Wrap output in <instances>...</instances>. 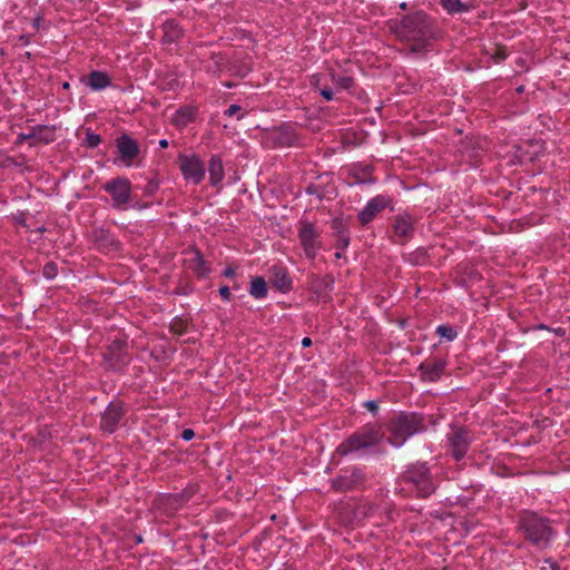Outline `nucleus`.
I'll use <instances>...</instances> for the list:
<instances>
[{
	"instance_id": "nucleus-1",
	"label": "nucleus",
	"mask_w": 570,
	"mask_h": 570,
	"mask_svg": "<svg viewBox=\"0 0 570 570\" xmlns=\"http://www.w3.org/2000/svg\"><path fill=\"white\" fill-rule=\"evenodd\" d=\"M393 30L415 52L428 47L433 37L431 22L422 12L404 18L393 27Z\"/></svg>"
},
{
	"instance_id": "nucleus-2",
	"label": "nucleus",
	"mask_w": 570,
	"mask_h": 570,
	"mask_svg": "<svg viewBox=\"0 0 570 570\" xmlns=\"http://www.w3.org/2000/svg\"><path fill=\"white\" fill-rule=\"evenodd\" d=\"M520 527L524 531L525 537L538 547H546L551 540L552 530L547 521L535 513L525 512L520 520Z\"/></svg>"
},
{
	"instance_id": "nucleus-3",
	"label": "nucleus",
	"mask_w": 570,
	"mask_h": 570,
	"mask_svg": "<svg viewBox=\"0 0 570 570\" xmlns=\"http://www.w3.org/2000/svg\"><path fill=\"white\" fill-rule=\"evenodd\" d=\"M420 420L415 415H397L390 424L391 443L401 446L405 440L420 431Z\"/></svg>"
},
{
	"instance_id": "nucleus-4",
	"label": "nucleus",
	"mask_w": 570,
	"mask_h": 570,
	"mask_svg": "<svg viewBox=\"0 0 570 570\" xmlns=\"http://www.w3.org/2000/svg\"><path fill=\"white\" fill-rule=\"evenodd\" d=\"M383 434L381 429L375 425H367L362 431L353 434L346 442L340 446V451L346 454L352 451H357L366 446L374 445L380 442Z\"/></svg>"
},
{
	"instance_id": "nucleus-5",
	"label": "nucleus",
	"mask_w": 570,
	"mask_h": 570,
	"mask_svg": "<svg viewBox=\"0 0 570 570\" xmlns=\"http://www.w3.org/2000/svg\"><path fill=\"white\" fill-rule=\"evenodd\" d=\"M404 478L407 482H411L415 485L419 494L422 497L430 495L434 489L433 483L430 480L429 470L423 463L416 464L409 469Z\"/></svg>"
},
{
	"instance_id": "nucleus-6",
	"label": "nucleus",
	"mask_w": 570,
	"mask_h": 570,
	"mask_svg": "<svg viewBox=\"0 0 570 570\" xmlns=\"http://www.w3.org/2000/svg\"><path fill=\"white\" fill-rule=\"evenodd\" d=\"M178 165L186 180L198 184L204 179L205 168L202 160L197 156L180 155L178 157Z\"/></svg>"
},
{
	"instance_id": "nucleus-7",
	"label": "nucleus",
	"mask_w": 570,
	"mask_h": 570,
	"mask_svg": "<svg viewBox=\"0 0 570 570\" xmlns=\"http://www.w3.org/2000/svg\"><path fill=\"white\" fill-rule=\"evenodd\" d=\"M131 185L126 178H115L105 185V190L111 196L114 205L122 207L129 202Z\"/></svg>"
},
{
	"instance_id": "nucleus-8",
	"label": "nucleus",
	"mask_w": 570,
	"mask_h": 570,
	"mask_svg": "<svg viewBox=\"0 0 570 570\" xmlns=\"http://www.w3.org/2000/svg\"><path fill=\"white\" fill-rule=\"evenodd\" d=\"M116 148L118 151V161L126 167L132 166L135 158L139 155L137 142L124 135L117 139Z\"/></svg>"
},
{
	"instance_id": "nucleus-9",
	"label": "nucleus",
	"mask_w": 570,
	"mask_h": 570,
	"mask_svg": "<svg viewBox=\"0 0 570 570\" xmlns=\"http://www.w3.org/2000/svg\"><path fill=\"white\" fill-rule=\"evenodd\" d=\"M318 233L314 225L308 222H302L299 227V239L308 257H314L318 246Z\"/></svg>"
},
{
	"instance_id": "nucleus-10",
	"label": "nucleus",
	"mask_w": 570,
	"mask_h": 570,
	"mask_svg": "<svg viewBox=\"0 0 570 570\" xmlns=\"http://www.w3.org/2000/svg\"><path fill=\"white\" fill-rule=\"evenodd\" d=\"M452 454L456 461L461 460L469 448V436L464 429H456L450 435Z\"/></svg>"
},
{
	"instance_id": "nucleus-11",
	"label": "nucleus",
	"mask_w": 570,
	"mask_h": 570,
	"mask_svg": "<svg viewBox=\"0 0 570 570\" xmlns=\"http://www.w3.org/2000/svg\"><path fill=\"white\" fill-rule=\"evenodd\" d=\"M389 205V199L384 196H376L371 199L364 209L360 213L358 218L363 225L368 224L374 217Z\"/></svg>"
},
{
	"instance_id": "nucleus-12",
	"label": "nucleus",
	"mask_w": 570,
	"mask_h": 570,
	"mask_svg": "<svg viewBox=\"0 0 570 570\" xmlns=\"http://www.w3.org/2000/svg\"><path fill=\"white\" fill-rule=\"evenodd\" d=\"M121 406L118 404H110L101 419V429L105 432L112 433L121 417Z\"/></svg>"
},
{
	"instance_id": "nucleus-13",
	"label": "nucleus",
	"mask_w": 570,
	"mask_h": 570,
	"mask_svg": "<svg viewBox=\"0 0 570 570\" xmlns=\"http://www.w3.org/2000/svg\"><path fill=\"white\" fill-rule=\"evenodd\" d=\"M412 218L407 215H400L395 218L393 230L396 236L406 238L412 233Z\"/></svg>"
},
{
	"instance_id": "nucleus-14",
	"label": "nucleus",
	"mask_w": 570,
	"mask_h": 570,
	"mask_svg": "<svg viewBox=\"0 0 570 570\" xmlns=\"http://www.w3.org/2000/svg\"><path fill=\"white\" fill-rule=\"evenodd\" d=\"M209 179L213 185L219 184L224 178V167L219 157L213 156L209 161Z\"/></svg>"
},
{
	"instance_id": "nucleus-15",
	"label": "nucleus",
	"mask_w": 570,
	"mask_h": 570,
	"mask_svg": "<svg viewBox=\"0 0 570 570\" xmlns=\"http://www.w3.org/2000/svg\"><path fill=\"white\" fill-rule=\"evenodd\" d=\"M189 257L187 258L188 266L199 276H204L207 273V267L205 265V261L199 252L191 250L188 253Z\"/></svg>"
},
{
	"instance_id": "nucleus-16",
	"label": "nucleus",
	"mask_w": 570,
	"mask_h": 570,
	"mask_svg": "<svg viewBox=\"0 0 570 570\" xmlns=\"http://www.w3.org/2000/svg\"><path fill=\"white\" fill-rule=\"evenodd\" d=\"M271 282L274 287L282 292H287L291 288V279L282 268L273 269V277Z\"/></svg>"
},
{
	"instance_id": "nucleus-17",
	"label": "nucleus",
	"mask_w": 570,
	"mask_h": 570,
	"mask_svg": "<svg viewBox=\"0 0 570 570\" xmlns=\"http://www.w3.org/2000/svg\"><path fill=\"white\" fill-rule=\"evenodd\" d=\"M87 85L94 90H100L109 85V77L105 72L92 71L88 75Z\"/></svg>"
},
{
	"instance_id": "nucleus-18",
	"label": "nucleus",
	"mask_w": 570,
	"mask_h": 570,
	"mask_svg": "<svg viewBox=\"0 0 570 570\" xmlns=\"http://www.w3.org/2000/svg\"><path fill=\"white\" fill-rule=\"evenodd\" d=\"M55 130L51 127L48 126H38L32 128V134L30 135L31 138L38 141L49 142L53 140Z\"/></svg>"
},
{
	"instance_id": "nucleus-19",
	"label": "nucleus",
	"mask_w": 570,
	"mask_h": 570,
	"mask_svg": "<svg viewBox=\"0 0 570 570\" xmlns=\"http://www.w3.org/2000/svg\"><path fill=\"white\" fill-rule=\"evenodd\" d=\"M249 293L256 298H263L267 295V284L264 278L255 277L252 279Z\"/></svg>"
},
{
	"instance_id": "nucleus-20",
	"label": "nucleus",
	"mask_w": 570,
	"mask_h": 570,
	"mask_svg": "<svg viewBox=\"0 0 570 570\" xmlns=\"http://www.w3.org/2000/svg\"><path fill=\"white\" fill-rule=\"evenodd\" d=\"M193 111L185 107L179 109L173 117V121L178 127H185L193 120Z\"/></svg>"
},
{
	"instance_id": "nucleus-21",
	"label": "nucleus",
	"mask_w": 570,
	"mask_h": 570,
	"mask_svg": "<svg viewBox=\"0 0 570 570\" xmlns=\"http://www.w3.org/2000/svg\"><path fill=\"white\" fill-rule=\"evenodd\" d=\"M332 79L336 87L341 89H350L353 85V78L345 73H335Z\"/></svg>"
},
{
	"instance_id": "nucleus-22",
	"label": "nucleus",
	"mask_w": 570,
	"mask_h": 570,
	"mask_svg": "<svg viewBox=\"0 0 570 570\" xmlns=\"http://www.w3.org/2000/svg\"><path fill=\"white\" fill-rule=\"evenodd\" d=\"M441 4L449 13H455L465 10V6L460 0H441Z\"/></svg>"
},
{
	"instance_id": "nucleus-23",
	"label": "nucleus",
	"mask_w": 570,
	"mask_h": 570,
	"mask_svg": "<svg viewBox=\"0 0 570 570\" xmlns=\"http://www.w3.org/2000/svg\"><path fill=\"white\" fill-rule=\"evenodd\" d=\"M165 32L168 40L173 41L180 36V30L174 22H167L165 24Z\"/></svg>"
},
{
	"instance_id": "nucleus-24",
	"label": "nucleus",
	"mask_w": 570,
	"mask_h": 570,
	"mask_svg": "<svg viewBox=\"0 0 570 570\" xmlns=\"http://www.w3.org/2000/svg\"><path fill=\"white\" fill-rule=\"evenodd\" d=\"M436 332L442 336L445 337L448 341H453L456 336V332L449 326H439L436 328Z\"/></svg>"
},
{
	"instance_id": "nucleus-25",
	"label": "nucleus",
	"mask_w": 570,
	"mask_h": 570,
	"mask_svg": "<svg viewBox=\"0 0 570 570\" xmlns=\"http://www.w3.org/2000/svg\"><path fill=\"white\" fill-rule=\"evenodd\" d=\"M99 142H100V137L98 135L92 134V132L87 135V144H88V146L96 147V146L99 145Z\"/></svg>"
},
{
	"instance_id": "nucleus-26",
	"label": "nucleus",
	"mask_w": 570,
	"mask_h": 570,
	"mask_svg": "<svg viewBox=\"0 0 570 570\" xmlns=\"http://www.w3.org/2000/svg\"><path fill=\"white\" fill-rule=\"evenodd\" d=\"M240 110V107L237 106V105H230L227 110L225 111L226 115L228 116H237L238 119H240L243 116L242 115H238Z\"/></svg>"
},
{
	"instance_id": "nucleus-27",
	"label": "nucleus",
	"mask_w": 570,
	"mask_h": 570,
	"mask_svg": "<svg viewBox=\"0 0 570 570\" xmlns=\"http://www.w3.org/2000/svg\"><path fill=\"white\" fill-rule=\"evenodd\" d=\"M43 274L47 278H52L56 275L55 264H47L43 268Z\"/></svg>"
},
{
	"instance_id": "nucleus-28",
	"label": "nucleus",
	"mask_w": 570,
	"mask_h": 570,
	"mask_svg": "<svg viewBox=\"0 0 570 570\" xmlns=\"http://www.w3.org/2000/svg\"><path fill=\"white\" fill-rule=\"evenodd\" d=\"M541 570H557V564L551 560H544Z\"/></svg>"
},
{
	"instance_id": "nucleus-29",
	"label": "nucleus",
	"mask_w": 570,
	"mask_h": 570,
	"mask_svg": "<svg viewBox=\"0 0 570 570\" xmlns=\"http://www.w3.org/2000/svg\"><path fill=\"white\" fill-rule=\"evenodd\" d=\"M194 435H195V433H194V431L191 429H186L181 433V438L185 441H190L194 438Z\"/></svg>"
},
{
	"instance_id": "nucleus-30",
	"label": "nucleus",
	"mask_w": 570,
	"mask_h": 570,
	"mask_svg": "<svg viewBox=\"0 0 570 570\" xmlns=\"http://www.w3.org/2000/svg\"><path fill=\"white\" fill-rule=\"evenodd\" d=\"M321 95L326 99V100H332L333 99V94L330 89L327 88H324L321 90Z\"/></svg>"
},
{
	"instance_id": "nucleus-31",
	"label": "nucleus",
	"mask_w": 570,
	"mask_h": 570,
	"mask_svg": "<svg viewBox=\"0 0 570 570\" xmlns=\"http://www.w3.org/2000/svg\"><path fill=\"white\" fill-rule=\"evenodd\" d=\"M364 405L371 412H375L377 410V404L374 401H367Z\"/></svg>"
},
{
	"instance_id": "nucleus-32",
	"label": "nucleus",
	"mask_w": 570,
	"mask_h": 570,
	"mask_svg": "<svg viewBox=\"0 0 570 570\" xmlns=\"http://www.w3.org/2000/svg\"><path fill=\"white\" fill-rule=\"evenodd\" d=\"M219 293L220 295L225 298V299H229V296H230V292H229V288L224 286L219 289Z\"/></svg>"
},
{
	"instance_id": "nucleus-33",
	"label": "nucleus",
	"mask_w": 570,
	"mask_h": 570,
	"mask_svg": "<svg viewBox=\"0 0 570 570\" xmlns=\"http://www.w3.org/2000/svg\"><path fill=\"white\" fill-rule=\"evenodd\" d=\"M311 344H312V340H311L309 337H304V338H303V341H302V345H303L304 347H308V346H311Z\"/></svg>"
},
{
	"instance_id": "nucleus-34",
	"label": "nucleus",
	"mask_w": 570,
	"mask_h": 570,
	"mask_svg": "<svg viewBox=\"0 0 570 570\" xmlns=\"http://www.w3.org/2000/svg\"><path fill=\"white\" fill-rule=\"evenodd\" d=\"M554 333H556L557 335L563 336L566 332H564V330H563V328H560V327H559V328L554 330Z\"/></svg>"
},
{
	"instance_id": "nucleus-35",
	"label": "nucleus",
	"mask_w": 570,
	"mask_h": 570,
	"mask_svg": "<svg viewBox=\"0 0 570 570\" xmlns=\"http://www.w3.org/2000/svg\"><path fill=\"white\" fill-rule=\"evenodd\" d=\"M159 146H160L161 148H166V147L168 146V141H167L166 139H161V140L159 141Z\"/></svg>"
},
{
	"instance_id": "nucleus-36",
	"label": "nucleus",
	"mask_w": 570,
	"mask_h": 570,
	"mask_svg": "<svg viewBox=\"0 0 570 570\" xmlns=\"http://www.w3.org/2000/svg\"><path fill=\"white\" fill-rule=\"evenodd\" d=\"M233 273H234V272H233V269L227 268V269L225 271V273H224V274H225L226 276H230V275H233Z\"/></svg>"
},
{
	"instance_id": "nucleus-37",
	"label": "nucleus",
	"mask_w": 570,
	"mask_h": 570,
	"mask_svg": "<svg viewBox=\"0 0 570 570\" xmlns=\"http://www.w3.org/2000/svg\"><path fill=\"white\" fill-rule=\"evenodd\" d=\"M518 159H519V161H523V159H524V154H521L520 156H518Z\"/></svg>"
},
{
	"instance_id": "nucleus-38",
	"label": "nucleus",
	"mask_w": 570,
	"mask_h": 570,
	"mask_svg": "<svg viewBox=\"0 0 570 570\" xmlns=\"http://www.w3.org/2000/svg\"><path fill=\"white\" fill-rule=\"evenodd\" d=\"M218 60L216 61L217 66L220 63V60H223L222 56L216 57Z\"/></svg>"
},
{
	"instance_id": "nucleus-39",
	"label": "nucleus",
	"mask_w": 570,
	"mask_h": 570,
	"mask_svg": "<svg viewBox=\"0 0 570 570\" xmlns=\"http://www.w3.org/2000/svg\"><path fill=\"white\" fill-rule=\"evenodd\" d=\"M509 164L514 165V164H515V160H514V159H511V160L509 161Z\"/></svg>"
}]
</instances>
